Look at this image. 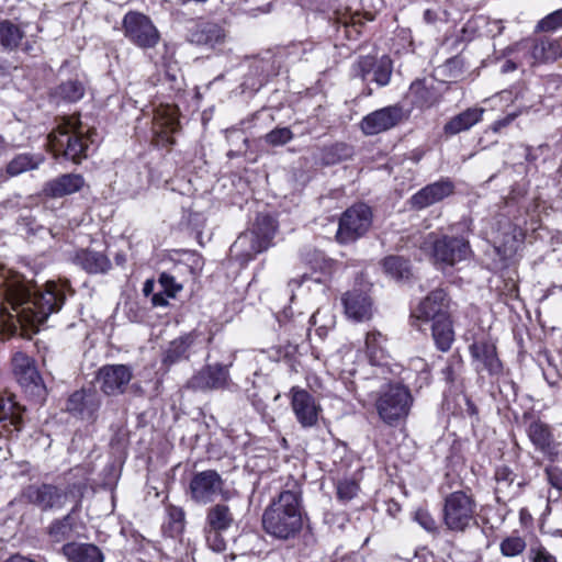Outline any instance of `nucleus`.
I'll return each instance as SVG.
<instances>
[{
	"label": "nucleus",
	"mask_w": 562,
	"mask_h": 562,
	"mask_svg": "<svg viewBox=\"0 0 562 562\" xmlns=\"http://www.w3.org/2000/svg\"><path fill=\"white\" fill-rule=\"evenodd\" d=\"M66 283L46 282L44 289L15 286L8 291L1 313L16 319L22 327H37L58 312L66 300Z\"/></svg>",
	"instance_id": "nucleus-1"
},
{
	"label": "nucleus",
	"mask_w": 562,
	"mask_h": 562,
	"mask_svg": "<svg viewBox=\"0 0 562 562\" xmlns=\"http://www.w3.org/2000/svg\"><path fill=\"white\" fill-rule=\"evenodd\" d=\"M94 134V130L83 126L77 116H68L48 134L47 145L56 158L63 157L78 165L88 158Z\"/></svg>",
	"instance_id": "nucleus-2"
},
{
	"label": "nucleus",
	"mask_w": 562,
	"mask_h": 562,
	"mask_svg": "<svg viewBox=\"0 0 562 562\" xmlns=\"http://www.w3.org/2000/svg\"><path fill=\"white\" fill-rule=\"evenodd\" d=\"M262 526L267 533L289 539L302 528L301 497L294 491H283L265 510Z\"/></svg>",
	"instance_id": "nucleus-3"
},
{
	"label": "nucleus",
	"mask_w": 562,
	"mask_h": 562,
	"mask_svg": "<svg viewBox=\"0 0 562 562\" xmlns=\"http://www.w3.org/2000/svg\"><path fill=\"white\" fill-rule=\"evenodd\" d=\"M477 503L470 488L445 496L441 510L442 525L447 530L463 533L476 525Z\"/></svg>",
	"instance_id": "nucleus-4"
},
{
	"label": "nucleus",
	"mask_w": 562,
	"mask_h": 562,
	"mask_svg": "<svg viewBox=\"0 0 562 562\" xmlns=\"http://www.w3.org/2000/svg\"><path fill=\"white\" fill-rule=\"evenodd\" d=\"M277 232L274 218L267 214H259L254 226L238 236L231 247V252L243 261L251 260L257 254L267 250L272 245Z\"/></svg>",
	"instance_id": "nucleus-5"
},
{
	"label": "nucleus",
	"mask_w": 562,
	"mask_h": 562,
	"mask_svg": "<svg viewBox=\"0 0 562 562\" xmlns=\"http://www.w3.org/2000/svg\"><path fill=\"white\" fill-rule=\"evenodd\" d=\"M412 404L411 391L401 383H389L375 400L379 417L391 426L408 416Z\"/></svg>",
	"instance_id": "nucleus-6"
},
{
	"label": "nucleus",
	"mask_w": 562,
	"mask_h": 562,
	"mask_svg": "<svg viewBox=\"0 0 562 562\" xmlns=\"http://www.w3.org/2000/svg\"><path fill=\"white\" fill-rule=\"evenodd\" d=\"M12 373L26 394L37 402L46 397V386L37 370L35 360L22 351H16L11 358Z\"/></svg>",
	"instance_id": "nucleus-7"
},
{
	"label": "nucleus",
	"mask_w": 562,
	"mask_h": 562,
	"mask_svg": "<svg viewBox=\"0 0 562 562\" xmlns=\"http://www.w3.org/2000/svg\"><path fill=\"white\" fill-rule=\"evenodd\" d=\"M424 248L431 251L436 263L446 266H453L467 259L470 254L468 240L448 235H428Z\"/></svg>",
	"instance_id": "nucleus-8"
},
{
	"label": "nucleus",
	"mask_w": 562,
	"mask_h": 562,
	"mask_svg": "<svg viewBox=\"0 0 562 562\" xmlns=\"http://www.w3.org/2000/svg\"><path fill=\"white\" fill-rule=\"evenodd\" d=\"M124 36L142 49L154 48L160 41V33L149 16L142 12L128 11L122 20Z\"/></svg>",
	"instance_id": "nucleus-9"
},
{
	"label": "nucleus",
	"mask_w": 562,
	"mask_h": 562,
	"mask_svg": "<svg viewBox=\"0 0 562 562\" xmlns=\"http://www.w3.org/2000/svg\"><path fill=\"white\" fill-rule=\"evenodd\" d=\"M372 225V211L363 203L347 209L339 218L336 239L340 244H350L364 236Z\"/></svg>",
	"instance_id": "nucleus-10"
},
{
	"label": "nucleus",
	"mask_w": 562,
	"mask_h": 562,
	"mask_svg": "<svg viewBox=\"0 0 562 562\" xmlns=\"http://www.w3.org/2000/svg\"><path fill=\"white\" fill-rule=\"evenodd\" d=\"M68 498V492L48 483L30 484L22 488L18 502L36 506L43 512L61 508Z\"/></svg>",
	"instance_id": "nucleus-11"
},
{
	"label": "nucleus",
	"mask_w": 562,
	"mask_h": 562,
	"mask_svg": "<svg viewBox=\"0 0 562 562\" xmlns=\"http://www.w3.org/2000/svg\"><path fill=\"white\" fill-rule=\"evenodd\" d=\"M191 499L199 504L213 502L217 496L227 497L224 480L215 470L196 472L189 484Z\"/></svg>",
	"instance_id": "nucleus-12"
},
{
	"label": "nucleus",
	"mask_w": 562,
	"mask_h": 562,
	"mask_svg": "<svg viewBox=\"0 0 562 562\" xmlns=\"http://www.w3.org/2000/svg\"><path fill=\"white\" fill-rule=\"evenodd\" d=\"M526 422V434L535 449L541 452L551 462H554L559 454L560 443L555 440L552 427L531 415H524Z\"/></svg>",
	"instance_id": "nucleus-13"
},
{
	"label": "nucleus",
	"mask_w": 562,
	"mask_h": 562,
	"mask_svg": "<svg viewBox=\"0 0 562 562\" xmlns=\"http://www.w3.org/2000/svg\"><path fill=\"white\" fill-rule=\"evenodd\" d=\"M355 76L363 81L375 82L379 87L389 85L393 71V63L389 56L376 58L361 56L353 65Z\"/></svg>",
	"instance_id": "nucleus-14"
},
{
	"label": "nucleus",
	"mask_w": 562,
	"mask_h": 562,
	"mask_svg": "<svg viewBox=\"0 0 562 562\" xmlns=\"http://www.w3.org/2000/svg\"><path fill=\"white\" fill-rule=\"evenodd\" d=\"M472 363L477 373L486 371L490 376L498 378L503 372V363L498 359L496 346L487 339L474 340L469 346Z\"/></svg>",
	"instance_id": "nucleus-15"
},
{
	"label": "nucleus",
	"mask_w": 562,
	"mask_h": 562,
	"mask_svg": "<svg viewBox=\"0 0 562 562\" xmlns=\"http://www.w3.org/2000/svg\"><path fill=\"white\" fill-rule=\"evenodd\" d=\"M450 299L443 289L431 291L413 311L412 317L429 322L450 316Z\"/></svg>",
	"instance_id": "nucleus-16"
},
{
	"label": "nucleus",
	"mask_w": 562,
	"mask_h": 562,
	"mask_svg": "<svg viewBox=\"0 0 562 562\" xmlns=\"http://www.w3.org/2000/svg\"><path fill=\"white\" fill-rule=\"evenodd\" d=\"M133 376L132 370L125 364H108L99 369L97 380L101 391L106 395L124 393Z\"/></svg>",
	"instance_id": "nucleus-17"
},
{
	"label": "nucleus",
	"mask_w": 562,
	"mask_h": 562,
	"mask_svg": "<svg viewBox=\"0 0 562 562\" xmlns=\"http://www.w3.org/2000/svg\"><path fill=\"white\" fill-rule=\"evenodd\" d=\"M101 406L100 395L95 390L82 389L75 391L67 400L66 411L81 419L94 418Z\"/></svg>",
	"instance_id": "nucleus-18"
},
{
	"label": "nucleus",
	"mask_w": 562,
	"mask_h": 562,
	"mask_svg": "<svg viewBox=\"0 0 562 562\" xmlns=\"http://www.w3.org/2000/svg\"><path fill=\"white\" fill-rule=\"evenodd\" d=\"M441 88L442 83L434 79H416L409 86L408 97L416 108L430 109L441 101Z\"/></svg>",
	"instance_id": "nucleus-19"
},
{
	"label": "nucleus",
	"mask_w": 562,
	"mask_h": 562,
	"mask_svg": "<svg viewBox=\"0 0 562 562\" xmlns=\"http://www.w3.org/2000/svg\"><path fill=\"white\" fill-rule=\"evenodd\" d=\"M291 393V405L297 422L305 428L315 426L321 412L315 397L307 391L296 387H293Z\"/></svg>",
	"instance_id": "nucleus-20"
},
{
	"label": "nucleus",
	"mask_w": 562,
	"mask_h": 562,
	"mask_svg": "<svg viewBox=\"0 0 562 562\" xmlns=\"http://www.w3.org/2000/svg\"><path fill=\"white\" fill-rule=\"evenodd\" d=\"M229 373L226 366H206L188 382V387L194 391L218 390L228 385Z\"/></svg>",
	"instance_id": "nucleus-21"
},
{
	"label": "nucleus",
	"mask_w": 562,
	"mask_h": 562,
	"mask_svg": "<svg viewBox=\"0 0 562 562\" xmlns=\"http://www.w3.org/2000/svg\"><path fill=\"white\" fill-rule=\"evenodd\" d=\"M402 119L400 106H386L366 115L361 123V131L366 135H376L394 127Z\"/></svg>",
	"instance_id": "nucleus-22"
},
{
	"label": "nucleus",
	"mask_w": 562,
	"mask_h": 562,
	"mask_svg": "<svg viewBox=\"0 0 562 562\" xmlns=\"http://www.w3.org/2000/svg\"><path fill=\"white\" fill-rule=\"evenodd\" d=\"M454 192V183L449 178H442L430 183L411 198V204L414 209L423 210L435 203L442 201Z\"/></svg>",
	"instance_id": "nucleus-23"
},
{
	"label": "nucleus",
	"mask_w": 562,
	"mask_h": 562,
	"mask_svg": "<svg viewBox=\"0 0 562 562\" xmlns=\"http://www.w3.org/2000/svg\"><path fill=\"white\" fill-rule=\"evenodd\" d=\"M23 412L24 408L15 402L13 395H0V438L21 430Z\"/></svg>",
	"instance_id": "nucleus-24"
},
{
	"label": "nucleus",
	"mask_w": 562,
	"mask_h": 562,
	"mask_svg": "<svg viewBox=\"0 0 562 562\" xmlns=\"http://www.w3.org/2000/svg\"><path fill=\"white\" fill-rule=\"evenodd\" d=\"M345 313L356 322H364L372 316V301L367 292L361 289H352L346 292L341 299Z\"/></svg>",
	"instance_id": "nucleus-25"
},
{
	"label": "nucleus",
	"mask_w": 562,
	"mask_h": 562,
	"mask_svg": "<svg viewBox=\"0 0 562 562\" xmlns=\"http://www.w3.org/2000/svg\"><path fill=\"white\" fill-rule=\"evenodd\" d=\"M72 261L89 274H104L112 268L108 256L102 251L93 249L78 250Z\"/></svg>",
	"instance_id": "nucleus-26"
},
{
	"label": "nucleus",
	"mask_w": 562,
	"mask_h": 562,
	"mask_svg": "<svg viewBox=\"0 0 562 562\" xmlns=\"http://www.w3.org/2000/svg\"><path fill=\"white\" fill-rule=\"evenodd\" d=\"M464 370V361L460 353H452L447 359L441 373L451 393L462 394L465 391Z\"/></svg>",
	"instance_id": "nucleus-27"
},
{
	"label": "nucleus",
	"mask_w": 562,
	"mask_h": 562,
	"mask_svg": "<svg viewBox=\"0 0 562 562\" xmlns=\"http://www.w3.org/2000/svg\"><path fill=\"white\" fill-rule=\"evenodd\" d=\"M85 186V179L78 173H65L48 182L44 187V193L50 198H63L78 192Z\"/></svg>",
	"instance_id": "nucleus-28"
},
{
	"label": "nucleus",
	"mask_w": 562,
	"mask_h": 562,
	"mask_svg": "<svg viewBox=\"0 0 562 562\" xmlns=\"http://www.w3.org/2000/svg\"><path fill=\"white\" fill-rule=\"evenodd\" d=\"M224 30L216 23L203 22L191 32L189 41L195 45L214 48L224 42Z\"/></svg>",
	"instance_id": "nucleus-29"
},
{
	"label": "nucleus",
	"mask_w": 562,
	"mask_h": 562,
	"mask_svg": "<svg viewBox=\"0 0 562 562\" xmlns=\"http://www.w3.org/2000/svg\"><path fill=\"white\" fill-rule=\"evenodd\" d=\"M69 562H104V554L93 543L68 542L61 548Z\"/></svg>",
	"instance_id": "nucleus-30"
},
{
	"label": "nucleus",
	"mask_w": 562,
	"mask_h": 562,
	"mask_svg": "<svg viewBox=\"0 0 562 562\" xmlns=\"http://www.w3.org/2000/svg\"><path fill=\"white\" fill-rule=\"evenodd\" d=\"M483 108H469L465 111L451 117L443 126L447 135H457L461 132L470 130L477 124L483 116Z\"/></svg>",
	"instance_id": "nucleus-31"
},
{
	"label": "nucleus",
	"mask_w": 562,
	"mask_h": 562,
	"mask_svg": "<svg viewBox=\"0 0 562 562\" xmlns=\"http://www.w3.org/2000/svg\"><path fill=\"white\" fill-rule=\"evenodd\" d=\"M195 338V333H189L172 340L165 351L162 363L165 366H172L181 360L188 359L189 349L194 344Z\"/></svg>",
	"instance_id": "nucleus-32"
},
{
	"label": "nucleus",
	"mask_w": 562,
	"mask_h": 562,
	"mask_svg": "<svg viewBox=\"0 0 562 562\" xmlns=\"http://www.w3.org/2000/svg\"><path fill=\"white\" fill-rule=\"evenodd\" d=\"M233 522L234 517L227 505L216 504L207 509L206 525L215 538H217L218 533L231 528Z\"/></svg>",
	"instance_id": "nucleus-33"
},
{
	"label": "nucleus",
	"mask_w": 562,
	"mask_h": 562,
	"mask_svg": "<svg viewBox=\"0 0 562 562\" xmlns=\"http://www.w3.org/2000/svg\"><path fill=\"white\" fill-rule=\"evenodd\" d=\"M431 336L440 351H448L454 341V330L450 316L432 321Z\"/></svg>",
	"instance_id": "nucleus-34"
},
{
	"label": "nucleus",
	"mask_w": 562,
	"mask_h": 562,
	"mask_svg": "<svg viewBox=\"0 0 562 562\" xmlns=\"http://www.w3.org/2000/svg\"><path fill=\"white\" fill-rule=\"evenodd\" d=\"M560 40H541L533 44L531 56L537 63H549L562 58Z\"/></svg>",
	"instance_id": "nucleus-35"
},
{
	"label": "nucleus",
	"mask_w": 562,
	"mask_h": 562,
	"mask_svg": "<svg viewBox=\"0 0 562 562\" xmlns=\"http://www.w3.org/2000/svg\"><path fill=\"white\" fill-rule=\"evenodd\" d=\"M167 520L162 525L164 535L176 538L182 533L186 525V514L181 507L166 506Z\"/></svg>",
	"instance_id": "nucleus-36"
},
{
	"label": "nucleus",
	"mask_w": 562,
	"mask_h": 562,
	"mask_svg": "<svg viewBox=\"0 0 562 562\" xmlns=\"http://www.w3.org/2000/svg\"><path fill=\"white\" fill-rule=\"evenodd\" d=\"M386 337L378 330L369 331L366 336V352L370 362L381 364L385 359L384 342Z\"/></svg>",
	"instance_id": "nucleus-37"
},
{
	"label": "nucleus",
	"mask_w": 562,
	"mask_h": 562,
	"mask_svg": "<svg viewBox=\"0 0 562 562\" xmlns=\"http://www.w3.org/2000/svg\"><path fill=\"white\" fill-rule=\"evenodd\" d=\"M24 36L19 25L9 20L0 21V45L4 50H14Z\"/></svg>",
	"instance_id": "nucleus-38"
},
{
	"label": "nucleus",
	"mask_w": 562,
	"mask_h": 562,
	"mask_svg": "<svg viewBox=\"0 0 562 562\" xmlns=\"http://www.w3.org/2000/svg\"><path fill=\"white\" fill-rule=\"evenodd\" d=\"M352 156V148L345 143H336L325 146L321 150L319 160L325 166L341 162Z\"/></svg>",
	"instance_id": "nucleus-39"
},
{
	"label": "nucleus",
	"mask_w": 562,
	"mask_h": 562,
	"mask_svg": "<svg viewBox=\"0 0 562 562\" xmlns=\"http://www.w3.org/2000/svg\"><path fill=\"white\" fill-rule=\"evenodd\" d=\"M48 535L54 542L70 539L74 535V518L71 515L54 520L48 528Z\"/></svg>",
	"instance_id": "nucleus-40"
},
{
	"label": "nucleus",
	"mask_w": 562,
	"mask_h": 562,
	"mask_svg": "<svg viewBox=\"0 0 562 562\" xmlns=\"http://www.w3.org/2000/svg\"><path fill=\"white\" fill-rule=\"evenodd\" d=\"M55 94L64 101L77 102L85 94V86L77 78L68 79L56 88Z\"/></svg>",
	"instance_id": "nucleus-41"
},
{
	"label": "nucleus",
	"mask_w": 562,
	"mask_h": 562,
	"mask_svg": "<svg viewBox=\"0 0 562 562\" xmlns=\"http://www.w3.org/2000/svg\"><path fill=\"white\" fill-rule=\"evenodd\" d=\"M382 266L385 273L395 280L408 279L411 276L408 261L403 257L389 256L383 260Z\"/></svg>",
	"instance_id": "nucleus-42"
},
{
	"label": "nucleus",
	"mask_w": 562,
	"mask_h": 562,
	"mask_svg": "<svg viewBox=\"0 0 562 562\" xmlns=\"http://www.w3.org/2000/svg\"><path fill=\"white\" fill-rule=\"evenodd\" d=\"M515 474L507 467H499L495 471V480L496 487L495 494L496 498L499 502L502 497L508 496L510 494L509 488L512 487L515 481Z\"/></svg>",
	"instance_id": "nucleus-43"
},
{
	"label": "nucleus",
	"mask_w": 562,
	"mask_h": 562,
	"mask_svg": "<svg viewBox=\"0 0 562 562\" xmlns=\"http://www.w3.org/2000/svg\"><path fill=\"white\" fill-rule=\"evenodd\" d=\"M526 541L520 536H509L499 543L501 553L507 558H514L526 550Z\"/></svg>",
	"instance_id": "nucleus-44"
},
{
	"label": "nucleus",
	"mask_w": 562,
	"mask_h": 562,
	"mask_svg": "<svg viewBox=\"0 0 562 562\" xmlns=\"http://www.w3.org/2000/svg\"><path fill=\"white\" fill-rule=\"evenodd\" d=\"M38 166V160H34L29 155H19L14 157L7 166V172L10 176H18L24 171L34 169Z\"/></svg>",
	"instance_id": "nucleus-45"
},
{
	"label": "nucleus",
	"mask_w": 562,
	"mask_h": 562,
	"mask_svg": "<svg viewBox=\"0 0 562 562\" xmlns=\"http://www.w3.org/2000/svg\"><path fill=\"white\" fill-rule=\"evenodd\" d=\"M560 29H562V8L546 15L536 26L538 32H554Z\"/></svg>",
	"instance_id": "nucleus-46"
},
{
	"label": "nucleus",
	"mask_w": 562,
	"mask_h": 562,
	"mask_svg": "<svg viewBox=\"0 0 562 562\" xmlns=\"http://www.w3.org/2000/svg\"><path fill=\"white\" fill-rule=\"evenodd\" d=\"M293 138V133L289 127H277L266 134L265 140L271 146H282Z\"/></svg>",
	"instance_id": "nucleus-47"
},
{
	"label": "nucleus",
	"mask_w": 562,
	"mask_h": 562,
	"mask_svg": "<svg viewBox=\"0 0 562 562\" xmlns=\"http://www.w3.org/2000/svg\"><path fill=\"white\" fill-rule=\"evenodd\" d=\"M158 282L168 297H175L182 290V285L176 281L175 277L167 272H162L159 276Z\"/></svg>",
	"instance_id": "nucleus-48"
},
{
	"label": "nucleus",
	"mask_w": 562,
	"mask_h": 562,
	"mask_svg": "<svg viewBox=\"0 0 562 562\" xmlns=\"http://www.w3.org/2000/svg\"><path fill=\"white\" fill-rule=\"evenodd\" d=\"M528 558L530 562H558L557 558L541 544L531 546Z\"/></svg>",
	"instance_id": "nucleus-49"
},
{
	"label": "nucleus",
	"mask_w": 562,
	"mask_h": 562,
	"mask_svg": "<svg viewBox=\"0 0 562 562\" xmlns=\"http://www.w3.org/2000/svg\"><path fill=\"white\" fill-rule=\"evenodd\" d=\"M19 226L24 229L26 233L32 235H37L41 233L50 234V231L45 228L42 225H38L32 216H21L19 218Z\"/></svg>",
	"instance_id": "nucleus-50"
},
{
	"label": "nucleus",
	"mask_w": 562,
	"mask_h": 562,
	"mask_svg": "<svg viewBox=\"0 0 562 562\" xmlns=\"http://www.w3.org/2000/svg\"><path fill=\"white\" fill-rule=\"evenodd\" d=\"M357 492L358 485L351 481L340 482L337 486V495L341 501H350Z\"/></svg>",
	"instance_id": "nucleus-51"
},
{
	"label": "nucleus",
	"mask_w": 562,
	"mask_h": 562,
	"mask_svg": "<svg viewBox=\"0 0 562 562\" xmlns=\"http://www.w3.org/2000/svg\"><path fill=\"white\" fill-rule=\"evenodd\" d=\"M544 472L549 484L552 487L562 491V470L558 467L549 465L546 468Z\"/></svg>",
	"instance_id": "nucleus-52"
},
{
	"label": "nucleus",
	"mask_w": 562,
	"mask_h": 562,
	"mask_svg": "<svg viewBox=\"0 0 562 562\" xmlns=\"http://www.w3.org/2000/svg\"><path fill=\"white\" fill-rule=\"evenodd\" d=\"M415 518L425 530L429 532L437 530V522L428 512L418 510L416 512Z\"/></svg>",
	"instance_id": "nucleus-53"
},
{
	"label": "nucleus",
	"mask_w": 562,
	"mask_h": 562,
	"mask_svg": "<svg viewBox=\"0 0 562 562\" xmlns=\"http://www.w3.org/2000/svg\"><path fill=\"white\" fill-rule=\"evenodd\" d=\"M323 316V311L322 310H317L312 316H311V323L314 325V326H317L316 327V334L319 336V337H325L326 334H327V329L333 325V318L330 317L329 318V322L326 323V324H321L318 325L319 323V318Z\"/></svg>",
	"instance_id": "nucleus-54"
},
{
	"label": "nucleus",
	"mask_w": 562,
	"mask_h": 562,
	"mask_svg": "<svg viewBox=\"0 0 562 562\" xmlns=\"http://www.w3.org/2000/svg\"><path fill=\"white\" fill-rule=\"evenodd\" d=\"M321 281L322 280L319 277L313 278V277H310L306 273H304L299 279L297 278L291 279L289 281L288 285H289L290 290L293 292L295 288H300L303 283H306V282L321 283Z\"/></svg>",
	"instance_id": "nucleus-55"
},
{
	"label": "nucleus",
	"mask_w": 562,
	"mask_h": 562,
	"mask_svg": "<svg viewBox=\"0 0 562 562\" xmlns=\"http://www.w3.org/2000/svg\"><path fill=\"white\" fill-rule=\"evenodd\" d=\"M408 369L414 373H420L430 368L423 358L416 357L409 360Z\"/></svg>",
	"instance_id": "nucleus-56"
},
{
	"label": "nucleus",
	"mask_w": 562,
	"mask_h": 562,
	"mask_svg": "<svg viewBox=\"0 0 562 562\" xmlns=\"http://www.w3.org/2000/svg\"><path fill=\"white\" fill-rule=\"evenodd\" d=\"M415 374H416L415 385L417 387L422 389L423 386L428 385L430 383V380H431L430 369L426 370L424 372H420V373H415Z\"/></svg>",
	"instance_id": "nucleus-57"
},
{
	"label": "nucleus",
	"mask_w": 562,
	"mask_h": 562,
	"mask_svg": "<svg viewBox=\"0 0 562 562\" xmlns=\"http://www.w3.org/2000/svg\"><path fill=\"white\" fill-rule=\"evenodd\" d=\"M167 295L166 293H164V291L161 290L160 292L158 293H155L151 297V303L154 306H167L168 304V301H167Z\"/></svg>",
	"instance_id": "nucleus-58"
},
{
	"label": "nucleus",
	"mask_w": 562,
	"mask_h": 562,
	"mask_svg": "<svg viewBox=\"0 0 562 562\" xmlns=\"http://www.w3.org/2000/svg\"><path fill=\"white\" fill-rule=\"evenodd\" d=\"M515 117H516V114H509L505 119L496 121L494 124V130L498 131L502 127L507 126L510 122H513L515 120Z\"/></svg>",
	"instance_id": "nucleus-59"
},
{
	"label": "nucleus",
	"mask_w": 562,
	"mask_h": 562,
	"mask_svg": "<svg viewBox=\"0 0 562 562\" xmlns=\"http://www.w3.org/2000/svg\"><path fill=\"white\" fill-rule=\"evenodd\" d=\"M4 562H34V561L24 555L14 554V555L10 557L8 560H5Z\"/></svg>",
	"instance_id": "nucleus-60"
},
{
	"label": "nucleus",
	"mask_w": 562,
	"mask_h": 562,
	"mask_svg": "<svg viewBox=\"0 0 562 562\" xmlns=\"http://www.w3.org/2000/svg\"><path fill=\"white\" fill-rule=\"evenodd\" d=\"M515 69H516V64L512 60H506L502 66V72H504V74L514 71Z\"/></svg>",
	"instance_id": "nucleus-61"
},
{
	"label": "nucleus",
	"mask_w": 562,
	"mask_h": 562,
	"mask_svg": "<svg viewBox=\"0 0 562 562\" xmlns=\"http://www.w3.org/2000/svg\"><path fill=\"white\" fill-rule=\"evenodd\" d=\"M424 19H425V21H427L428 23H432V22H435V21H436V19H437V14H436L434 11H431V10H429V9H428V10H426V11L424 12Z\"/></svg>",
	"instance_id": "nucleus-62"
},
{
	"label": "nucleus",
	"mask_w": 562,
	"mask_h": 562,
	"mask_svg": "<svg viewBox=\"0 0 562 562\" xmlns=\"http://www.w3.org/2000/svg\"><path fill=\"white\" fill-rule=\"evenodd\" d=\"M303 52L305 53L306 52V48H305V45L300 43L297 45H293L292 46V50L290 52L291 55H296L299 52Z\"/></svg>",
	"instance_id": "nucleus-63"
},
{
	"label": "nucleus",
	"mask_w": 562,
	"mask_h": 562,
	"mask_svg": "<svg viewBox=\"0 0 562 562\" xmlns=\"http://www.w3.org/2000/svg\"><path fill=\"white\" fill-rule=\"evenodd\" d=\"M153 289H154V282L150 280H147L144 284L143 292L145 295H148L149 293H151Z\"/></svg>",
	"instance_id": "nucleus-64"
}]
</instances>
